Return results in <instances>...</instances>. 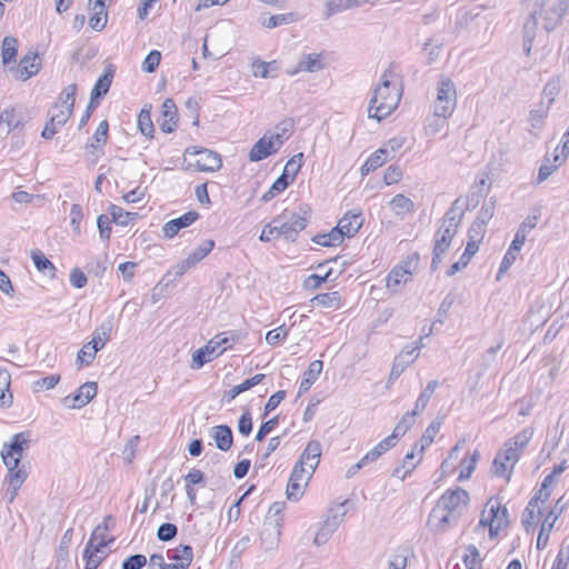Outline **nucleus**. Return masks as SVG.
<instances>
[{
    "mask_svg": "<svg viewBox=\"0 0 569 569\" xmlns=\"http://www.w3.org/2000/svg\"><path fill=\"white\" fill-rule=\"evenodd\" d=\"M313 302L318 307L337 310L342 306L341 297L337 291L320 293L312 298Z\"/></svg>",
    "mask_w": 569,
    "mask_h": 569,
    "instance_id": "obj_36",
    "label": "nucleus"
},
{
    "mask_svg": "<svg viewBox=\"0 0 569 569\" xmlns=\"http://www.w3.org/2000/svg\"><path fill=\"white\" fill-rule=\"evenodd\" d=\"M310 213V208L302 206L297 211L290 213L289 217H279V229L282 231V237L293 239L298 232L306 228Z\"/></svg>",
    "mask_w": 569,
    "mask_h": 569,
    "instance_id": "obj_14",
    "label": "nucleus"
},
{
    "mask_svg": "<svg viewBox=\"0 0 569 569\" xmlns=\"http://www.w3.org/2000/svg\"><path fill=\"white\" fill-rule=\"evenodd\" d=\"M439 386V382L437 380H431L427 383L425 389L420 392L419 397L416 400L415 403V413H422L426 408L428 407V403L436 392L437 388Z\"/></svg>",
    "mask_w": 569,
    "mask_h": 569,
    "instance_id": "obj_35",
    "label": "nucleus"
},
{
    "mask_svg": "<svg viewBox=\"0 0 569 569\" xmlns=\"http://www.w3.org/2000/svg\"><path fill=\"white\" fill-rule=\"evenodd\" d=\"M280 219H274L271 223L267 224L260 234V240L269 242L272 239L282 237V231L279 229Z\"/></svg>",
    "mask_w": 569,
    "mask_h": 569,
    "instance_id": "obj_60",
    "label": "nucleus"
},
{
    "mask_svg": "<svg viewBox=\"0 0 569 569\" xmlns=\"http://www.w3.org/2000/svg\"><path fill=\"white\" fill-rule=\"evenodd\" d=\"M109 212L112 217V221L123 227L128 226L137 217V213L124 211L121 207L116 204L110 206Z\"/></svg>",
    "mask_w": 569,
    "mask_h": 569,
    "instance_id": "obj_50",
    "label": "nucleus"
},
{
    "mask_svg": "<svg viewBox=\"0 0 569 569\" xmlns=\"http://www.w3.org/2000/svg\"><path fill=\"white\" fill-rule=\"evenodd\" d=\"M531 436L532 432L526 429L505 443L503 461L500 462V477H505L507 482L510 481L513 467Z\"/></svg>",
    "mask_w": 569,
    "mask_h": 569,
    "instance_id": "obj_8",
    "label": "nucleus"
},
{
    "mask_svg": "<svg viewBox=\"0 0 569 569\" xmlns=\"http://www.w3.org/2000/svg\"><path fill=\"white\" fill-rule=\"evenodd\" d=\"M326 67L325 58L322 53L310 52L302 53L299 57L297 64L292 68L287 69V74L293 77L300 72L315 73L323 70Z\"/></svg>",
    "mask_w": 569,
    "mask_h": 569,
    "instance_id": "obj_17",
    "label": "nucleus"
},
{
    "mask_svg": "<svg viewBox=\"0 0 569 569\" xmlns=\"http://www.w3.org/2000/svg\"><path fill=\"white\" fill-rule=\"evenodd\" d=\"M177 106L170 98L166 99L161 107V119L159 127L163 132H172L177 127L178 114Z\"/></svg>",
    "mask_w": 569,
    "mask_h": 569,
    "instance_id": "obj_20",
    "label": "nucleus"
},
{
    "mask_svg": "<svg viewBox=\"0 0 569 569\" xmlns=\"http://www.w3.org/2000/svg\"><path fill=\"white\" fill-rule=\"evenodd\" d=\"M407 139L405 136H395L390 138L382 147L383 152L392 160L397 157V153L405 146Z\"/></svg>",
    "mask_w": 569,
    "mask_h": 569,
    "instance_id": "obj_49",
    "label": "nucleus"
},
{
    "mask_svg": "<svg viewBox=\"0 0 569 569\" xmlns=\"http://www.w3.org/2000/svg\"><path fill=\"white\" fill-rule=\"evenodd\" d=\"M0 120L9 130L16 129L20 124L19 111L14 107H8L2 111L0 110Z\"/></svg>",
    "mask_w": 569,
    "mask_h": 569,
    "instance_id": "obj_53",
    "label": "nucleus"
},
{
    "mask_svg": "<svg viewBox=\"0 0 569 569\" xmlns=\"http://www.w3.org/2000/svg\"><path fill=\"white\" fill-rule=\"evenodd\" d=\"M396 443L397 442L390 436L386 437L363 456L365 461H367L368 465L375 462L381 455L393 448Z\"/></svg>",
    "mask_w": 569,
    "mask_h": 569,
    "instance_id": "obj_39",
    "label": "nucleus"
},
{
    "mask_svg": "<svg viewBox=\"0 0 569 569\" xmlns=\"http://www.w3.org/2000/svg\"><path fill=\"white\" fill-rule=\"evenodd\" d=\"M109 124L107 120H102L96 129L91 141L89 142V147L100 150L104 146L108 139Z\"/></svg>",
    "mask_w": 569,
    "mask_h": 569,
    "instance_id": "obj_45",
    "label": "nucleus"
},
{
    "mask_svg": "<svg viewBox=\"0 0 569 569\" xmlns=\"http://www.w3.org/2000/svg\"><path fill=\"white\" fill-rule=\"evenodd\" d=\"M459 223L460 219L457 217L453 210H450L446 213L436 236L433 262L449 249L452 239L458 232Z\"/></svg>",
    "mask_w": 569,
    "mask_h": 569,
    "instance_id": "obj_10",
    "label": "nucleus"
},
{
    "mask_svg": "<svg viewBox=\"0 0 569 569\" xmlns=\"http://www.w3.org/2000/svg\"><path fill=\"white\" fill-rule=\"evenodd\" d=\"M456 107V86L451 79L442 78L437 84V92L433 101L435 114L442 117H451Z\"/></svg>",
    "mask_w": 569,
    "mask_h": 569,
    "instance_id": "obj_9",
    "label": "nucleus"
},
{
    "mask_svg": "<svg viewBox=\"0 0 569 569\" xmlns=\"http://www.w3.org/2000/svg\"><path fill=\"white\" fill-rule=\"evenodd\" d=\"M403 172L399 166H389L383 172V182L387 186L396 184L402 179Z\"/></svg>",
    "mask_w": 569,
    "mask_h": 569,
    "instance_id": "obj_64",
    "label": "nucleus"
},
{
    "mask_svg": "<svg viewBox=\"0 0 569 569\" xmlns=\"http://www.w3.org/2000/svg\"><path fill=\"white\" fill-rule=\"evenodd\" d=\"M29 449V437L24 433L12 436L9 442H4L1 449V458L7 467L6 476V496L9 502H12L20 488L28 478V471L24 466H20L23 453Z\"/></svg>",
    "mask_w": 569,
    "mask_h": 569,
    "instance_id": "obj_1",
    "label": "nucleus"
},
{
    "mask_svg": "<svg viewBox=\"0 0 569 569\" xmlns=\"http://www.w3.org/2000/svg\"><path fill=\"white\" fill-rule=\"evenodd\" d=\"M465 446V441H459L449 452L448 458L441 465L442 475H451L456 469V461L459 459V451Z\"/></svg>",
    "mask_w": 569,
    "mask_h": 569,
    "instance_id": "obj_47",
    "label": "nucleus"
},
{
    "mask_svg": "<svg viewBox=\"0 0 569 569\" xmlns=\"http://www.w3.org/2000/svg\"><path fill=\"white\" fill-rule=\"evenodd\" d=\"M171 555L168 557L178 569H188L193 559V551L190 546H179L170 551Z\"/></svg>",
    "mask_w": 569,
    "mask_h": 569,
    "instance_id": "obj_28",
    "label": "nucleus"
},
{
    "mask_svg": "<svg viewBox=\"0 0 569 569\" xmlns=\"http://www.w3.org/2000/svg\"><path fill=\"white\" fill-rule=\"evenodd\" d=\"M537 515L541 516V508L540 506H537L536 499H531L522 515V525L525 526L527 531L531 527L536 526Z\"/></svg>",
    "mask_w": 569,
    "mask_h": 569,
    "instance_id": "obj_44",
    "label": "nucleus"
},
{
    "mask_svg": "<svg viewBox=\"0 0 569 569\" xmlns=\"http://www.w3.org/2000/svg\"><path fill=\"white\" fill-rule=\"evenodd\" d=\"M415 557L411 548L406 546L397 547L388 559V569H406Z\"/></svg>",
    "mask_w": 569,
    "mask_h": 569,
    "instance_id": "obj_25",
    "label": "nucleus"
},
{
    "mask_svg": "<svg viewBox=\"0 0 569 569\" xmlns=\"http://www.w3.org/2000/svg\"><path fill=\"white\" fill-rule=\"evenodd\" d=\"M556 520H557V516L552 511H550L546 516V518L541 525L538 538H537V548L538 549H542L547 546L548 539H549V533L552 530Z\"/></svg>",
    "mask_w": 569,
    "mask_h": 569,
    "instance_id": "obj_42",
    "label": "nucleus"
},
{
    "mask_svg": "<svg viewBox=\"0 0 569 569\" xmlns=\"http://www.w3.org/2000/svg\"><path fill=\"white\" fill-rule=\"evenodd\" d=\"M347 501L335 503L329 507L327 517L317 525L313 545L321 547L327 545L338 528L343 523L347 515Z\"/></svg>",
    "mask_w": 569,
    "mask_h": 569,
    "instance_id": "obj_6",
    "label": "nucleus"
},
{
    "mask_svg": "<svg viewBox=\"0 0 569 569\" xmlns=\"http://www.w3.org/2000/svg\"><path fill=\"white\" fill-rule=\"evenodd\" d=\"M161 61V52L158 50H152L142 61V70L148 73H152L159 67Z\"/></svg>",
    "mask_w": 569,
    "mask_h": 569,
    "instance_id": "obj_62",
    "label": "nucleus"
},
{
    "mask_svg": "<svg viewBox=\"0 0 569 569\" xmlns=\"http://www.w3.org/2000/svg\"><path fill=\"white\" fill-rule=\"evenodd\" d=\"M419 267V254H408L403 260L396 264L386 278V288L398 293L405 284L411 281L413 273Z\"/></svg>",
    "mask_w": 569,
    "mask_h": 569,
    "instance_id": "obj_7",
    "label": "nucleus"
},
{
    "mask_svg": "<svg viewBox=\"0 0 569 569\" xmlns=\"http://www.w3.org/2000/svg\"><path fill=\"white\" fill-rule=\"evenodd\" d=\"M390 160L391 159L383 152V150L379 148L361 166L360 173L361 176H367Z\"/></svg>",
    "mask_w": 569,
    "mask_h": 569,
    "instance_id": "obj_32",
    "label": "nucleus"
},
{
    "mask_svg": "<svg viewBox=\"0 0 569 569\" xmlns=\"http://www.w3.org/2000/svg\"><path fill=\"white\" fill-rule=\"evenodd\" d=\"M419 413H415V409L412 411H408L403 413L399 422L393 428L390 437L397 442L401 437H403L408 430L411 429V427L415 423V418Z\"/></svg>",
    "mask_w": 569,
    "mask_h": 569,
    "instance_id": "obj_34",
    "label": "nucleus"
},
{
    "mask_svg": "<svg viewBox=\"0 0 569 569\" xmlns=\"http://www.w3.org/2000/svg\"><path fill=\"white\" fill-rule=\"evenodd\" d=\"M31 259L33 261L36 269L40 273L47 276L50 279H53L56 277L54 264L44 256V253L41 250H32Z\"/></svg>",
    "mask_w": 569,
    "mask_h": 569,
    "instance_id": "obj_31",
    "label": "nucleus"
},
{
    "mask_svg": "<svg viewBox=\"0 0 569 569\" xmlns=\"http://www.w3.org/2000/svg\"><path fill=\"white\" fill-rule=\"evenodd\" d=\"M463 562L467 569H480L481 559L476 547H469L463 556Z\"/></svg>",
    "mask_w": 569,
    "mask_h": 569,
    "instance_id": "obj_63",
    "label": "nucleus"
},
{
    "mask_svg": "<svg viewBox=\"0 0 569 569\" xmlns=\"http://www.w3.org/2000/svg\"><path fill=\"white\" fill-rule=\"evenodd\" d=\"M10 373L6 369H0V407L8 408L12 403V393L10 392Z\"/></svg>",
    "mask_w": 569,
    "mask_h": 569,
    "instance_id": "obj_38",
    "label": "nucleus"
},
{
    "mask_svg": "<svg viewBox=\"0 0 569 569\" xmlns=\"http://www.w3.org/2000/svg\"><path fill=\"white\" fill-rule=\"evenodd\" d=\"M448 118L449 117L437 116L433 113L432 118H430L425 126L426 134L430 137L438 134L443 129Z\"/></svg>",
    "mask_w": 569,
    "mask_h": 569,
    "instance_id": "obj_56",
    "label": "nucleus"
},
{
    "mask_svg": "<svg viewBox=\"0 0 569 569\" xmlns=\"http://www.w3.org/2000/svg\"><path fill=\"white\" fill-rule=\"evenodd\" d=\"M497 516L498 500L491 498L480 515L479 523L475 529L477 535L483 536L486 532H488L490 538H495L498 535V527L495 525Z\"/></svg>",
    "mask_w": 569,
    "mask_h": 569,
    "instance_id": "obj_16",
    "label": "nucleus"
},
{
    "mask_svg": "<svg viewBox=\"0 0 569 569\" xmlns=\"http://www.w3.org/2000/svg\"><path fill=\"white\" fill-rule=\"evenodd\" d=\"M111 331V320L101 323L98 328L94 329L92 333V339L89 341V343H91L99 350L103 349L107 342L110 340Z\"/></svg>",
    "mask_w": 569,
    "mask_h": 569,
    "instance_id": "obj_33",
    "label": "nucleus"
},
{
    "mask_svg": "<svg viewBox=\"0 0 569 569\" xmlns=\"http://www.w3.org/2000/svg\"><path fill=\"white\" fill-rule=\"evenodd\" d=\"M343 237L342 232L336 227L329 233L318 236L316 242L325 247H335L342 242Z\"/></svg>",
    "mask_w": 569,
    "mask_h": 569,
    "instance_id": "obj_51",
    "label": "nucleus"
},
{
    "mask_svg": "<svg viewBox=\"0 0 569 569\" xmlns=\"http://www.w3.org/2000/svg\"><path fill=\"white\" fill-rule=\"evenodd\" d=\"M478 460L479 455L477 451L469 453L461 460L459 466V481L468 480L471 477L473 470L477 467Z\"/></svg>",
    "mask_w": 569,
    "mask_h": 569,
    "instance_id": "obj_40",
    "label": "nucleus"
},
{
    "mask_svg": "<svg viewBox=\"0 0 569 569\" xmlns=\"http://www.w3.org/2000/svg\"><path fill=\"white\" fill-rule=\"evenodd\" d=\"M60 381V375H50L44 378L38 379L33 382L32 389L34 392H41L54 388Z\"/></svg>",
    "mask_w": 569,
    "mask_h": 569,
    "instance_id": "obj_59",
    "label": "nucleus"
},
{
    "mask_svg": "<svg viewBox=\"0 0 569 569\" xmlns=\"http://www.w3.org/2000/svg\"><path fill=\"white\" fill-rule=\"evenodd\" d=\"M76 91L77 87L73 83L63 89L58 101L49 110V117L52 118V122L64 124L68 121L72 114Z\"/></svg>",
    "mask_w": 569,
    "mask_h": 569,
    "instance_id": "obj_13",
    "label": "nucleus"
},
{
    "mask_svg": "<svg viewBox=\"0 0 569 569\" xmlns=\"http://www.w3.org/2000/svg\"><path fill=\"white\" fill-rule=\"evenodd\" d=\"M308 483L299 480H293L290 477L288 486H287V496L288 499L298 501L305 493Z\"/></svg>",
    "mask_w": 569,
    "mask_h": 569,
    "instance_id": "obj_54",
    "label": "nucleus"
},
{
    "mask_svg": "<svg viewBox=\"0 0 569 569\" xmlns=\"http://www.w3.org/2000/svg\"><path fill=\"white\" fill-rule=\"evenodd\" d=\"M103 529L97 528L84 549L86 569H97L100 562L107 557L108 548L103 538Z\"/></svg>",
    "mask_w": 569,
    "mask_h": 569,
    "instance_id": "obj_12",
    "label": "nucleus"
},
{
    "mask_svg": "<svg viewBox=\"0 0 569 569\" xmlns=\"http://www.w3.org/2000/svg\"><path fill=\"white\" fill-rule=\"evenodd\" d=\"M363 222V218L358 212H349L346 213L339 221H338V229L342 232L345 237H352L355 236L358 230L361 228Z\"/></svg>",
    "mask_w": 569,
    "mask_h": 569,
    "instance_id": "obj_26",
    "label": "nucleus"
},
{
    "mask_svg": "<svg viewBox=\"0 0 569 569\" xmlns=\"http://www.w3.org/2000/svg\"><path fill=\"white\" fill-rule=\"evenodd\" d=\"M41 69V59L36 52H29L21 58L18 66L10 68L13 77L19 81H27Z\"/></svg>",
    "mask_w": 569,
    "mask_h": 569,
    "instance_id": "obj_18",
    "label": "nucleus"
},
{
    "mask_svg": "<svg viewBox=\"0 0 569 569\" xmlns=\"http://www.w3.org/2000/svg\"><path fill=\"white\" fill-rule=\"evenodd\" d=\"M288 333H289V329L286 328L284 325H281L278 328L272 329V330L267 332V335H266V342L269 346H274V345L286 340Z\"/></svg>",
    "mask_w": 569,
    "mask_h": 569,
    "instance_id": "obj_61",
    "label": "nucleus"
},
{
    "mask_svg": "<svg viewBox=\"0 0 569 569\" xmlns=\"http://www.w3.org/2000/svg\"><path fill=\"white\" fill-rule=\"evenodd\" d=\"M236 338L227 332H221L211 338L203 347L194 350L191 356L190 368L192 370L201 369L206 363L220 357L226 350L231 348Z\"/></svg>",
    "mask_w": 569,
    "mask_h": 569,
    "instance_id": "obj_5",
    "label": "nucleus"
},
{
    "mask_svg": "<svg viewBox=\"0 0 569 569\" xmlns=\"http://www.w3.org/2000/svg\"><path fill=\"white\" fill-rule=\"evenodd\" d=\"M321 452V443L317 440H311L307 443L298 462L316 471L320 462Z\"/></svg>",
    "mask_w": 569,
    "mask_h": 569,
    "instance_id": "obj_22",
    "label": "nucleus"
},
{
    "mask_svg": "<svg viewBox=\"0 0 569 569\" xmlns=\"http://www.w3.org/2000/svg\"><path fill=\"white\" fill-rule=\"evenodd\" d=\"M198 217L199 214L197 212L190 211L177 219L168 221L162 228L164 237L169 239L173 238L180 229L192 224L198 219Z\"/></svg>",
    "mask_w": 569,
    "mask_h": 569,
    "instance_id": "obj_23",
    "label": "nucleus"
},
{
    "mask_svg": "<svg viewBox=\"0 0 569 569\" xmlns=\"http://www.w3.org/2000/svg\"><path fill=\"white\" fill-rule=\"evenodd\" d=\"M138 128L141 133L148 138H151L154 131L153 122L151 119L150 111L142 109L138 116Z\"/></svg>",
    "mask_w": 569,
    "mask_h": 569,
    "instance_id": "obj_52",
    "label": "nucleus"
},
{
    "mask_svg": "<svg viewBox=\"0 0 569 569\" xmlns=\"http://www.w3.org/2000/svg\"><path fill=\"white\" fill-rule=\"evenodd\" d=\"M423 457V451L415 445L412 449L406 455L401 468L395 470V475L401 479H405L410 475L416 467L420 463Z\"/></svg>",
    "mask_w": 569,
    "mask_h": 569,
    "instance_id": "obj_24",
    "label": "nucleus"
},
{
    "mask_svg": "<svg viewBox=\"0 0 569 569\" xmlns=\"http://www.w3.org/2000/svg\"><path fill=\"white\" fill-rule=\"evenodd\" d=\"M212 437L216 441L217 447L227 451L232 446V432L227 426H217L212 429Z\"/></svg>",
    "mask_w": 569,
    "mask_h": 569,
    "instance_id": "obj_37",
    "label": "nucleus"
},
{
    "mask_svg": "<svg viewBox=\"0 0 569 569\" xmlns=\"http://www.w3.org/2000/svg\"><path fill=\"white\" fill-rule=\"evenodd\" d=\"M390 209L395 216L403 218L407 214H412L416 211L415 202L402 193L396 194L390 203Z\"/></svg>",
    "mask_w": 569,
    "mask_h": 569,
    "instance_id": "obj_27",
    "label": "nucleus"
},
{
    "mask_svg": "<svg viewBox=\"0 0 569 569\" xmlns=\"http://www.w3.org/2000/svg\"><path fill=\"white\" fill-rule=\"evenodd\" d=\"M291 129L287 122L277 124L272 130L267 131L249 151V160L258 162L280 150L283 143L290 138Z\"/></svg>",
    "mask_w": 569,
    "mask_h": 569,
    "instance_id": "obj_4",
    "label": "nucleus"
},
{
    "mask_svg": "<svg viewBox=\"0 0 569 569\" xmlns=\"http://www.w3.org/2000/svg\"><path fill=\"white\" fill-rule=\"evenodd\" d=\"M440 428L441 421L439 419L431 421V423L426 428L420 440L416 443L418 445V448H420L425 452V450L429 448L433 442L435 438L440 431Z\"/></svg>",
    "mask_w": 569,
    "mask_h": 569,
    "instance_id": "obj_41",
    "label": "nucleus"
},
{
    "mask_svg": "<svg viewBox=\"0 0 569 569\" xmlns=\"http://www.w3.org/2000/svg\"><path fill=\"white\" fill-rule=\"evenodd\" d=\"M214 247V241L211 239H207L202 241L197 248H194L188 257L177 266V273L179 276L183 274L187 270L194 267L198 262H200L204 257H207Z\"/></svg>",
    "mask_w": 569,
    "mask_h": 569,
    "instance_id": "obj_19",
    "label": "nucleus"
},
{
    "mask_svg": "<svg viewBox=\"0 0 569 569\" xmlns=\"http://www.w3.org/2000/svg\"><path fill=\"white\" fill-rule=\"evenodd\" d=\"M303 162V154L297 153L292 156L284 166L282 174L293 182L296 176L300 171Z\"/></svg>",
    "mask_w": 569,
    "mask_h": 569,
    "instance_id": "obj_48",
    "label": "nucleus"
},
{
    "mask_svg": "<svg viewBox=\"0 0 569 569\" xmlns=\"http://www.w3.org/2000/svg\"><path fill=\"white\" fill-rule=\"evenodd\" d=\"M100 351L98 348L92 346L91 343H86L78 352L77 363L79 366L90 365L96 358L97 352Z\"/></svg>",
    "mask_w": 569,
    "mask_h": 569,
    "instance_id": "obj_57",
    "label": "nucleus"
},
{
    "mask_svg": "<svg viewBox=\"0 0 569 569\" xmlns=\"http://www.w3.org/2000/svg\"><path fill=\"white\" fill-rule=\"evenodd\" d=\"M18 41L16 38L6 37L2 41V63L8 66L17 56Z\"/></svg>",
    "mask_w": 569,
    "mask_h": 569,
    "instance_id": "obj_46",
    "label": "nucleus"
},
{
    "mask_svg": "<svg viewBox=\"0 0 569 569\" xmlns=\"http://www.w3.org/2000/svg\"><path fill=\"white\" fill-rule=\"evenodd\" d=\"M110 84L111 78L108 74H103L98 79L91 91L90 106L94 103L96 99L100 98L101 96L108 92Z\"/></svg>",
    "mask_w": 569,
    "mask_h": 569,
    "instance_id": "obj_55",
    "label": "nucleus"
},
{
    "mask_svg": "<svg viewBox=\"0 0 569 569\" xmlns=\"http://www.w3.org/2000/svg\"><path fill=\"white\" fill-rule=\"evenodd\" d=\"M287 177L281 174L270 187V189L262 196L264 201L272 199L276 194L284 191L287 187L291 183Z\"/></svg>",
    "mask_w": 569,
    "mask_h": 569,
    "instance_id": "obj_58",
    "label": "nucleus"
},
{
    "mask_svg": "<svg viewBox=\"0 0 569 569\" xmlns=\"http://www.w3.org/2000/svg\"><path fill=\"white\" fill-rule=\"evenodd\" d=\"M97 391L98 387L96 382H84L74 393L63 397L61 403L67 409H81L97 396Z\"/></svg>",
    "mask_w": 569,
    "mask_h": 569,
    "instance_id": "obj_15",
    "label": "nucleus"
},
{
    "mask_svg": "<svg viewBox=\"0 0 569 569\" xmlns=\"http://www.w3.org/2000/svg\"><path fill=\"white\" fill-rule=\"evenodd\" d=\"M89 6L93 11V14L89 20V24L93 30L101 31L107 24L104 0H90Z\"/></svg>",
    "mask_w": 569,
    "mask_h": 569,
    "instance_id": "obj_29",
    "label": "nucleus"
},
{
    "mask_svg": "<svg viewBox=\"0 0 569 569\" xmlns=\"http://www.w3.org/2000/svg\"><path fill=\"white\" fill-rule=\"evenodd\" d=\"M204 475L201 470L192 468L186 476H184V482H186V492L190 501H194L197 493L196 490L192 488L193 485H199L203 481Z\"/></svg>",
    "mask_w": 569,
    "mask_h": 569,
    "instance_id": "obj_43",
    "label": "nucleus"
},
{
    "mask_svg": "<svg viewBox=\"0 0 569 569\" xmlns=\"http://www.w3.org/2000/svg\"><path fill=\"white\" fill-rule=\"evenodd\" d=\"M469 503V493L461 488L447 490L430 512L428 526L431 531L445 532L453 526Z\"/></svg>",
    "mask_w": 569,
    "mask_h": 569,
    "instance_id": "obj_3",
    "label": "nucleus"
},
{
    "mask_svg": "<svg viewBox=\"0 0 569 569\" xmlns=\"http://www.w3.org/2000/svg\"><path fill=\"white\" fill-rule=\"evenodd\" d=\"M250 67L252 76L260 79L276 78L280 69L277 60L263 61L258 57L251 60Z\"/></svg>",
    "mask_w": 569,
    "mask_h": 569,
    "instance_id": "obj_21",
    "label": "nucleus"
},
{
    "mask_svg": "<svg viewBox=\"0 0 569 569\" xmlns=\"http://www.w3.org/2000/svg\"><path fill=\"white\" fill-rule=\"evenodd\" d=\"M402 96V82L400 76L391 70H386L372 91L369 100L368 117L381 121L388 118L399 106Z\"/></svg>",
    "mask_w": 569,
    "mask_h": 569,
    "instance_id": "obj_2",
    "label": "nucleus"
},
{
    "mask_svg": "<svg viewBox=\"0 0 569 569\" xmlns=\"http://www.w3.org/2000/svg\"><path fill=\"white\" fill-rule=\"evenodd\" d=\"M184 154L190 158L188 167L198 171L213 172L222 166L220 154L208 149L191 147L186 150Z\"/></svg>",
    "mask_w": 569,
    "mask_h": 569,
    "instance_id": "obj_11",
    "label": "nucleus"
},
{
    "mask_svg": "<svg viewBox=\"0 0 569 569\" xmlns=\"http://www.w3.org/2000/svg\"><path fill=\"white\" fill-rule=\"evenodd\" d=\"M323 368V363L321 360H315L310 362L308 369L303 373V378L299 385V395L307 392L310 387L316 382L319 378Z\"/></svg>",
    "mask_w": 569,
    "mask_h": 569,
    "instance_id": "obj_30",
    "label": "nucleus"
}]
</instances>
